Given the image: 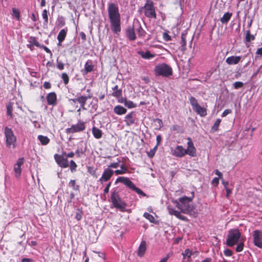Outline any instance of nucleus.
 Wrapping results in <instances>:
<instances>
[{
    "label": "nucleus",
    "instance_id": "obj_1",
    "mask_svg": "<svg viewBox=\"0 0 262 262\" xmlns=\"http://www.w3.org/2000/svg\"><path fill=\"white\" fill-rule=\"evenodd\" d=\"M108 17L112 31L114 33L121 31V17L117 5L114 3L110 4L108 7Z\"/></svg>",
    "mask_w": 262,
    "mask_h": 262
},
{
    "label": "nucleus",
    "instance_id": "obj_2",
    "mask_svg": "<svg viewBox=\"0 0 262 262\" xmlns=\"http://www.w3.org/2000/svg\"><path fill=\"white\" fill-rule=\"evenodd\" d=\"M111 201L113 206L121 212H125L127 204L120 198L119 192L117 190L111 191Z\"/></svg>",
    "mask_w": 262,
    "mask_h": 262
},
{
    "label": "nucleus",
    "instance_id": "obj_3",
    "mask_svg": "<svg viewBox=\"0 0 262 262\" xmlns=\"http://www.w3.org/2000/svg\"><path fill=\"white\" fill-rule=\"evenodd\" d=\"M192 199L188 196H184L179 199V201H174L176 207L181 210V212L185 214H189L192 210L189 203Z\"/></svg>",
    "mask_w": 262,
    "mask_h": 262
},
{
    "label": "nucleus",
    "instance_id": "obj_4",
    "mask_svg": "<svg viewBox=\"0 0 262 262\" xmlns=\"http://www.w3.org/2000/svg\"><path fill=\"white\" fill-rule=\"evenodd\" d=\"M241 236V233L238 229H230L227 235V245L230 247H233L238 243Z\"/></svg>",
    "mask_w": 262,
    "mask_h": 262
},
{
    "label": "nucleus",
    "instance_id": "obj_5",
    "mask_svg": "<svg viewBox=\"0 0 262 262\" xmlns=\"http://www.w3.org/2000/svg\"><path fill=\"white\" fill-rule=\"evenodd\" d=\"M154 71L157 76L168 77L172 75V69L171 67L165 63L156 66Z\"/></svg>",
    "mask_w": 262,
    "mask_h": 262
},
{
    "label": "nucleus",
    "instance_id": "obj_6",
    "mask_svg": "<svg viewBox=\"0 0 262 262\" xmlns=\"http://www.w3.org/2000/svg\"><path fill=\"white\" fill-rule=\"evenodd\" d=\"M118 182H121L124 184L128 188H130L133 190L135 191L138 194L141 195L143 196L146 195V194L140 188L137 187L135 184L132 182L128 178L124 177H118L116 181V183Z\"/></svg>",
    "mask_w": 262,
    "mask_h": 262
},
{
    "label": "nucleus",
    "instance_id": "obj_7",
    "mask_svg": "<svg viewBox=\"0 0 262 262\" xmlns=\"http://www.w3.org/2000/svg\"><path fill=\"white\" fill-rule=\"evenodd\" d=\"M145 15L148 18H156V13L154 2L151 1H147L143 7Z\"/></svg>",
    "mask_w": 262,
    "mask_h": 262
},
{
    "label": "nucleus",
    "instance_id": "obj_8",
    "mask_svg": "<svg viewBox=\"0 0 262 262\" xmlns=\"http://www.w3.org/2000/svg\"><path fill=\"white\" fill-rule=\"evenodd\" d=\"M5 135L6 138V145L9 148L15 147L16 138L11 128L6 127L5 128Z\"/></svg>",
    "mask_w": 262,
    "mask_h": 262
},
{
    "label": "nucleus",
    "instance_id": "obj_9",
    "mask_svg": "<svg viewBox=\"0 0 262 262\" xmlns=\"http://www.w3.org/2000/svg\"><path fill=\"white\" fill-rule=\"evenodd\" d=\"M85 129L84 122L79 120L76 124H73L71 127L67 128L66 129V133L68 134H74L77 132L83 131Z\"/></svg>",
    "mask_w": 262,
    "mask_h": 262
},
{
    "label": "nucleus",
    "instance_id": "obj_10",
    "mask_svg": "<svg viewBox=\"0 0 262 262\" xmlns=\"http://www.w3.org/2000/svg\"><path fill=\"white\" fill-rule=\"evenodd\" d=\"M188 140L187 148L185 149V155H188L190 157H195L196 156V149L194 147L192 139L190 137L187 138Z\"/></svg>",
    "mask_w": 262,
    "mask_h": 262
},
{
    "label": "nucleus",
    "instance_id": "obj_11",
    "mask_svg": "<svg viewBox=\"0 0 262 262\" xmlns=\"http://www.w3.org/2000/svg\"><path fill=\"white\" fill-rule=\"evenodd\" d=\"M253 242L254 245L262 249V230H255L253 232Z\"/></svg>",
    "mask_w": 262,
    "mask_h": 262
},
{
    "label": "nucleus",
    "instance_id": "obj_12",
    "mask_svg": "<svg viewBox=\"0 0 262 262\" xmlns=\"http://www.w3.org/2000/svg\"><path fill=\"white\" fill-rule=\"evenodd\" d=\"M54 159L58 165L61 168H67L69 167L68 160L67 158H64L63 155L55 154L54 156Z\"/></svg>",
    "mask_w": 262,
    "mask_h": 262
},
{
    "label": "nucleus",
    "instance_id": "obj_13",
    "mask_svg": "<svg viewBox=\"0 0 262 262\" xmlns=\"http://www.w3.org/2000/svg\"><path fill=\"white\" fill-rule=\"evenodd\" d=\"M114 174V171L110 168H106L104 170L101 177L98 180L101 184L110 180Z\"/></svg>",
    "mask_w": 262,
    "mask_h": 262
},
{
    "label": "nucleus",
    "instance_id": "obj_14",
    "mask_svg": "<svg viewBox=\"0 0 262 262\" xmlns=\"http://www.w3.org/2000/svg\"><path fill=\"white\" fill-rule=\"evenodd\" d=\"M171 153L173 156L178 158H182L186 155L185 149L182 145H177L171 150Z\"/></svg>",
    "mask_w": 262,
    "mask_h": 262
},
{
    "label": "nucleus",
    "instance_id": "obj_15",
    "mask_svg": "<svg viewBox=\"0 0 262 262\" xmlns=\"http://www.w3.org/2000/svg\"><path fill=\"white\" fill-rule=\"evenodd\" d=\"M94 70V65L93 61L91 60H88L84 64V69L81 70V73L83 76H85Z\"/></svg>",
    "mask_w": 262,
    "mask_h": 262
},
{
    "label": "nucleus",
    "instance_id": "obj_16",
    "mask_svg": "<svg viewBox=\"0 0 262 262\" xmlns=\"http://www.w3.org/2000/svg\"><path fill=\"white\" fill-rule=\"evenodd\" d=\"M92 98V94H88L87 96H81L77 98L73 99L74 102H78L80 104V106L84 108V105L88 99Z\"/></svg>",
    "mask_w": 262,
    "mask_h": 262
},
{
    "label": "nucleus",
    "instance_id": "obj_17",
    "mask_svg": "<svg viewBox=\"0 0 262 262\" xmlns=\"http://www.w3.org/2000/svg\"><path fill=\"white\" fill-rule=\"evenodd\" d=\"M19 107L17 106V104L14 102H9L7 105V115H12L13 112L15 114L17 113L15 111V110H18Z\"/></svg>",
    "mask_w": 262,
    "mask_h": 262
},
{
    "label": "nucleus",
    "instance_id": "obj_18",
    "mask_svg": "<svg viewBox=\"0 0 262 262\" xmlns=\"http://www.w3.org/2000/svg\"><path fill=\"white\" fill-rule=\"evenodd\" d=\"M24 163V158H19L14 165L15 175L16 178L19 177L21 172V166Z\"/></svg>",
    "mask_w": 262,
    "mask_h": 262
},
{
    "label": "nucleus",
    "instance_id": "obj_19",
    "mask_svg": "<svg viewBox=\"0 0 262 262\" xmlns=\"http://www.w3.org/2000/svg\"><path fill=\"white\" fill-rule=\"evenodd\" d=\"M47 101L48 105H56L57 103V95L55 92H51L47 96Z\"/></svg>",
    "mask_w": 262,
    "mask_h": 262
},
{
    "label": "nucleus",
    "instance_id": "obj_20",
    "mask_svg": "<svg viewBox=\"0 0 262 262\" xmlns=\"http://www.w3.org/2000/svg\"><path fill=\"white\" fill-rule=\"evenodd\" d=\"M168 209L169 213L170 215H173L176 217L178 218L179 219H180L182 221H183L187 222L188 221V219L186 216L182 215L181 214V212H179V211L176 210L174 209L171 208H168Z\"/></svg>",
    "mask_w": 262,
    "mask_h": 262
},
{
    "label": "nucleus",
    "instance_id": "obj_21",
    "mask_svg": "<svg viewBox=\"0 0 262 262\" xmlns=\"http://www.w3.org/2000/svg\"><path fill=\"white\" fill-rule=\"evenodd\" d=\"M241 59V57L239 56H231L226 58V62L229 65L236 64Z\"/></svg>",
    "mask_w": 262,
    "mask_h": 262
},
{
    "label": "nucleus",
    "instance_id": "obj_22",
    "mask_svg": "<svg viewBox=\"0 0 262 262\" xmlns=\"http://www.w3.org/2000/svg\"><path fill=\"white\" fill-rule=\"evenodd\" d=\"M146 250V243L145 241H142L138 249V256L142 257L145 253Z\"/></svg>",
    "mask_w": 262,
    "mask_h": 262
},
{
    "label": "nucleus",
    "instance_id": "obj_23",
    "mask_svg": "<svg viewBox=\"0 0 262 262\" xmlns=\"http://www.w3.org/2000/svg\"><path fill=\"white\" fill-rule=\"evenodd\" d=\"M113 92L112 95L117 98H120L122 96V91L121 89H119L118 85H116L112 88Z\"/></svg>",
    "mask_w": 262,
    "mask_h": 262
},
{
    "label": "nucleus",
    "instance_id": "obj_24",
    "mask_svg": "<svg viewBox=\"0 0 262 262\" xmlns=\"http://www.w3.org/2000/svg\"><path fill=\"white\" fill-rule=\"evenodd\" d=\"M67 33V29H63L60 31L57 35V39L59 42L58 45H60L65 39Z\"/></svg>",
    "mask_w": 262,
    "mask_h": 262
},
{
    "label": "nucleus",
    "instance_id": "obj_25",
    "mask_svg": "<svg viewBox=\"0 0 262 262\" xmlns=\"http://www.w3.org/2000/svg\"><path fill=\"white\" fill-rule=\"evenodd\" d=\"M186 33H182L181 36V50L184 52L186 50Z\"/></svg>",
    "mask_w": 262,
    "mask_h": 262
},
{
    "label": "nucleus",
    "instance_id": "obj_26",
    "mask_svg": "<svg viewBox=\"0 0 262 262\" xmlns=\"http://www.w3.org/2000/svg\"><path fill=\"white\" fill-rule=\"evenodd\" d=\"M126 35L130 40H135L136 39V36L134 28H128L126 30Z\"/></svg>",
    "mask_w": 262,
    "mask_h": 262
},
{
    "label": "nucleus",
    "instance_id": "obj_27",
    "mask_svg": "<svg viewBox=\"0 0 262 262\" xmlns=\"http://www.w3.org/2000/svg\"><path fill=\"white\" fill-rule=\"evenodd\" d=\"M138 54L143 58L146 59H149L155 57V55L151 54L149 51H146V52L139 51L138 52Z\"/></svg>",
    "mask_w": 262,
    "mask_h": 262
},
{
    "label": "nucleus",
    "instance_id": "obj_28",
    "mask_svg": "<svg viewBox=\"0 0 262 262\" xmlns=\"http://www.w3.org/2000/svg\"><path fill=\"white\" fill-rule=\"evenodd\" d=\"M92 133L94 137L97 139H100L102 136V131L95 126L92 128Z\"/></svg>",
    "mask_w": 262,
    "mask_h": 262
},
{
    "label": "nucleus",
    "instance_id": "obj_29",
    "mask_svg": "<svg viewBox=\"0 0 262 262\" xmlns=\"http://www.w3.org/2000/svg\"><path fill=\"white\" fill-rule=\"evenodd\" d=\"M232 13L229 12L225 13L222 17L221 18L220 21L223 24H227L230 19Z\"/></svg>",
    "mask_w": 262,
    "mask_h": 262
},
{
    "label": "nucleus",
    "instance_id": "obj_30",
    "mask_svg": "<svg viewBox=\"0 0 262 262\" xmlns=\"http://www.w3.org/2000/svg\"><path fill=\"white\" fill-rule=\"evenodd\" d=\"M114 112L117 115H123L126 113V109L122 106L117 105L114 107Z\"/></svg>",
    "mask_w": 262,
    "mask_h": 262
},
{
    "label": "nucleus",
    "instance_id": "obj_31",
    "mask_svg": "<svg viewBox=\"0 0 262 262\" xmlns=\"http://www.w3.org/2000/svg\"><path fill=\"white\" fill-rule=\"evenodd\" d=\"M199 115H206V109L199 104L192 108Z\"/></svg>",
    "mask_w": 262,
    "mask_h": 262
},
{
    "label": "nucleus",
    "instance_id": "obj_32",
    "mask_svg": "<svg viewBox=\"0 0 262 262\" xmlns=\"http://www.w3.org/2000/svg\"><path fill=\"white\" fill-rule=\"evenodd\" d=\"M37 138L41 144L42 145H47L50 141V139L48 137L43 135H38Z\"/></svg>",
    "mask_w": 262,
    "mask_h": 262
},
{
    "label": "nucleus",
    "instance_id": "obj_33",
    "mask_svg": "<svg viewBox=\"0 0 262 262\" xmlns=\"http://www.w3.org/2000/svg\"><path fill=\"white\" fill-rule=\"evenodd\" d=\"M255 39L254 35L251 34L250 30L248 29L246 32L245 40L247 42H250Z\"/></svg>",
    "mask_w": 262,
    "mask_h": 262
},
{
    "label": "nucleus",
    "instance_id": "obj_34",
    "mask_svg": "<svg viewBox=\"0 0 262 262\" xmlns=\"http://www.w3.org/2000/svg\"><path fill=\"white\" fill-rule=\"evenodd\" d=\"M96 95L97 96V97L96 98V101H98V100H103L105 97L106 93L104 91L98 90V91L96 93Z\"/></svg>",
    "mask_w": 262,
    "mask_h": 262
},
{
    "label": "nucleus",
    "instance_id": "obj_35",
    "mask_svg": "<svg viewBox=\"0 0 262 262\" xmlns=\"http://www.w3.org/2000/svg\"><path fill=\"white\" fill-rule=\"evenodd\" d=\"M29 42L30 43V45H28L29 48H31L32 46H35L39 48L40 46V45L39 43V42L37 41L36 38L35 37H30L29 39Z\"/></svg>",
    "mask_w": 262,
    "mask_h": 262
},
{
    "label": "nucleus",
    "instance_id": "obj_36",
    "mask_svg": "<svg viewBox=\"0 0 262 262\" xmlns=\"http://www.w3.org/2000/svg\"><path fill=\"white\" fill-rule=\"evenodd\" d=\"M124 121H125L126 125L129 126L134 124L135 120L133 118V116H126Z\"/></svg>",
    "mask_w": 262,
    "mask_h": 262
},
{
    "label": "nucleus",
    "instance_id": "obj_37",
    "mask_svg": "<svg viewBox=\"0 0 262 262\" xmlns=\"http://www.w3.org/2000/svg\"><path fill=\"white\" fill-rule=\"evenodd\" d=\"M154 123L156 129H160L163 126V122L160 119H154Z\"/></svg>",
    "mask_w": 262,
    "mask_h": 262
},
{
    "label": "nucleus",
    "instance_id": "obj_38",
    "mask_svg": "<svg viewBox=\"0 0 262 262\" xmlns=\"http://www.w3.org/2000/svg\"><path fill=\"white\" fill-rule=\"evenodd\" d=\"M136 31L139 37H143L145 36L146 32L140 25H138V28L136 29Z\"/></svg>",
    "mask_w": 262,
    "mask_h": 262
},
{
    "label": "nucleus",
    "instance_id": "obj_39",
    "mask_svg": "<svg viewBox=\"0 0 262 262\" xmlns=\"http://www.w3.org/2000/svg\"><path fill=\"white\" fill-rule=\"evenodd\" d=\"M143 216L151 223H155L156 222L154 216L148 212H145Z\"/></svg>",
    "mask_w": 262,
    "mask_h": 262
},
{
    "label": "nucleus",
    "instance_id": "obj_40",
    "mask_svg": "<svg viewBox=\"0 0 262 262\" xmlns=\"http://www.w3.org/2000/svg\"><path fill=\"white\" fill-rule=\"evenodd\" d=\"M69 186L71 187L74 190L77 191L79 189V186L76 184L75 180H71L69 183Z\"/></svg>",
    "mask_w": 262,
    "mask_h": 262
},
{
    "label": "nucleus",
    "instance_id": "obj_41",
    "mask_svg": "<svg viewBox=\"0 0 262 262\" xmlns=\"http://www.w3.org/2000/svg\"><path fill=\"white\" fill-rule=\"evenodd\" d=\"M70 169L72 172H74L76 171V168L77 167V165L75 163V162L73 160H71L70 162Z\"/></svg>",
    "mask_w": 262,
    "mask_h": 262
},
{
    "label": "nucleus",
    "instance_id": "obj_42",
    "mask_svg": "<svg viewBox=\"0 0 262 262\" xmlns=\"http://www.w3.org/2000/svg\"><path fill=\"white\" fill-rule=\"evenodd\" d=\"M189 100L192 108L199 105L197 100L194 97H190Z\"/></svg>",
    "mask_w": 262,
    "mask_h": 262
},
{
    "label": "nucleus",
    "instance_id": "obj_43",
    "mask_svg": "<svg viewBox=\"0 0 262 262\" xmlns=\"http://www.w3.org/2000/svg\"><path fill=\"white\" fill-rule=\"evenodd\" d=\"M221 122V120L220 119H217L216 120L214 125L212 126V127L211 128V130L213 132H216L219 129V126Z\"/></svg>",
    "mask_w": 262,
    "mask_h": 262
},
{
    "label": "nucleus",
    "instance_id": "obj_44",
    "mask_svg": "<svg viewBox=\"0 0 262 262\" xmlns=\"http://www.w3.org/2000/svg\"><path fill=\"white\" fill-rule=\"evenodd\" d=\"M12 12L13 15L17 19V20H19L20 19V11L18 9L16 8H12Z\"/></svg>",
    "mask_w": 262,
    "mask_h": 262
},
{
    "label": "nucleus",
    "instance_id": "obj_45",
    "mask_svg": "<svg viewBox=\"0 0 262 262\" xmlns=\"http://www.w3.org/2000/svg\"><path fill=\"white\" fill-rule=\"evenodd\" d=\"M61 78L64 84H67L69 82V77L66 73H62L61 74Z\"/></svg>",
    "mask_w": 262,
    "mask_h": 262
},
{
    "label": "nucleus",
    "instance_id": "obj_46",
    "mask_svg": "<svg viewBox=\"0 0 262 262\" xmlns=\"http://www.w3.org/2000/svg\"><path fill=\"white\" fill-rule=\"evenodd\" d=\"M158 147V146H157L156 145L152 149H151L150 151L147 152V155L149 158H151L154 157V156L155 155L156 151L157 150Z\"/></svg>",
    "mask_w": 262,
    "mask_h": 262
},
{
    "label": "nucleus",
    "instance_id": "obj_47",
    "mask_svg": "<svg viewBox=\"0 0 262 262\" xmlns=\"http://www.w3.org/2000/svg\"><path fill=\"white\" fill-rule=\"evenodd\" d=\"M88 172H89L90 174L93 176V177H97L96 176V170L92 166H88L87 167Z\"/></svg>",
    "mask_w": 262,
    "mask_h": 262
},
{
    "label": "nucleus",
    "instance_id": "obj_48",
    "mask_svg": "<svg viewBox=\"0 0 262 262\" xmlns=\"http://www.w3.org/2000/svg\"><path fill=\"white\" fill-rule=\"evenodd\" d=\"M192 254V251L190 250L189 249H186L185 250L184 252L183 253V258L185 259L186 257L189 258L191 257Z\"/></svg>",
    "mask_w": 262,
    "mask_h": 262
},
{
    "label": "nucleus",
    "instance_id": "obj_49",
    "mask_svg": "<svg viewBox=\"0 0 262 262\" xmlns=\"http://www.w3.org/2000/svg\"><path fill=\"white\" fill-rule=\"evenodd\" d=\"M120 160L119 159H117V162H114V163H112L111 164H110L108 166V168H117V167H119V163H120Z\"/></svg>",
    "mask_w": 262,
    "mask_h": 262
},
{
    "label": "nucleus",
    "instance_id": "obj_50",
    "mask_svg": "<svg viewBox=\"0 0 262 262\" xmlns=\"http://www.w3.org/2000/svg\"><path fill=\"white\" fill-rule=\"evenodd\" d=\"M42 18L44 19L45 23L47 24L48 22V11L44 9L42 13Z\"/></svg>",
    "mask_w": 262,
    "mask_h": 262
},
{
    "label": "nucleus",
    "instance_id": "obj_51",
    "mask_svg": "<svg viewBox=\"0 0 262 262\" xmlns=\"http://www.w3.org/2000/svg\"><path fill=\"white\" fill-rule=\"evenodd\" d=\"M233 85L235 89H238L243 86L244 83L241 81H236L235 82Z\"/></svg>",
    "mask_w": 262,
    "mask_h": 262
},
{
    "label": "nucleus",
    "instance_id": "obj_52",
    "mask_svg": "<svg viewBox=\"0 0 262 262\" xmlns=\"http://www.w3.org/2000/svg\"><path fill=\"white\" fill-rule=\"evenodd\" d=\"M57 62V68L60 70H62L64 69V64L63 62H62L61 61H59L58 59L56 60Z\"/></svg>",
    "mask_w": 262,
    "mask_h": 262
},
{
    "label": "nucleus",
    "instance_id": "obj_53",
    "mask_svg": "<svg viewBox=\"0 0 262 262\" xmlns=\"http://www.w3.org/2000/svg\"><path fill=\"white\" fill-rule=\"evenodd\" d=\"M244 246V244L243 242L240 243L238 245H237L236 247V251L237 252H241L243 250Z\"/></svg>",
    "mask_w": 262,
    "mask_h": 262
},
{
    "label": "nucleus",
    "instance_id": "obj_54",
    "mask_svg": "<svg viewBox=\"0 0 262 262\" xmlns=\"http://www.w3.org/2000/svg\"><path fill=\"white\" fill-rule=\"evenodd\" d=\"M125 104L128 108H133L136 106V105L131 101H126Z\"/></svg>",
    "mask_w": 262,
    "mask_h": 262
},
{
    "label": "nucleus",
    "instance_id": "obj_55",
    "mask_svg": "<svg viewBox=\"0 0 262 262\" xmlns=\"http://www.w3.org/2000/svg\"><path fill=\"white\" fill-rule=\"evenodd\" d=\"M163 37L164 39L167 41H170L171 40V36L167 33H166V32H164L163 33Z\"/></svg>",
    "mask_w": 262,
    "mask_h": 262
},
{
    "label": "nucleus",
    "instance_id": "obj_56",
    "mask_svg": "<svg viewBox=\"0 0 262 262\" xmlns=\"http://www.w3.org/2000/svg\"><path fill=\"white\" fill-rule=\"evenodd\" d=\"M82 211L78 210V211L76 212L75 218L77 221H80L82 219Z\"/></svg>",
    "mask_w": 262,
    "mask_h": 262
},
{
    "label": "nucleus",
    "instance_id": "obj_57",
    "mask_svg": "<svg viewBox=\"0 0 262 262\" xmlns=\"http://www.w3.org/2000/svg\"><path fill=\"white\" fill-rule=\"evenodd\" d=\"M224 254L226 256H231L233 254V252L231 250L227 249H225L224 251Z\"/></svg>",
    "mask_w": 262,
    "mask_h": 262
},
{
    "label": "nucleus",
    "instance_id": "obj_58",
    "mask_svg": "<svg viewBox=\"0 0 262 262\" xmlns=\"http://www.w3.org/2000/svg\"><path fill=\"white\" fill-rule=\"evenodd\" d=\"M39 48L43 49L47 53H49L50 54V56L52 55V53L51 51V50L46 46L44 45H40L39 47Z\"/></svg>",
    "mask_w": 262,
    "mask_h": 262
},
{
    "label": "nucleus",
    "instance_id": "obj_59",
    "mask_svg": "<svg viewBox=\"0 0 262 262\" xmlns=\"http://www.w3.org/2000/svg\"><path fill=\"white\" fill-rule=\"evenodd\" d=\"M219 178H217L216 177L213 178V179L212 181V184L216 187L219 184Z\"/></svg>",
    "mask_w": 262,
    "mask_h": 262
},
{
    "label": "nucleus",
    "instance_id": "obj_60",
    "mask_svg": "<svg viewBox=\"0 0 262 262\" xmlns=\"http://www.w3.org/2000/svg\"><path fill=\"white\" fill-rule=\"evenodd\" d=\"M111 186V183L109 182L106 186L105 188L103 190V193L104 194H107L109 192L110 188Z\"/></svg>",
    "mask_w": 262,
    "mask_h": 262
},
{
    "label": "nucleus",
    "instance_id": "obj_61",
    "mask_svg": "<svg viewBox=\"0 0 262 262\" xmlns=\"http://www.w3.org/2000/svg\"><path fill=\"white\" fill-rule=\"evenodd\" d=\"M214 173L216 175L218 176L217 178L221 179L222 180L223 179V174L218 170L216 169L214 170Z\"/></svg>",
    "mask_w": 262,
    "mask_h": 262
},
{
    "label": "nucleus",
    "instance_id": "obj_62",
    "mask_svg": "<svg viewBox=\"0 0 262 262\" xmlns=\"http://www.w3.org/2000/svg\"><path fill=\"white\" fill-rule=\"evenodd\" d=\"M63 155H64L67 158H73L74 157V155H75V154L74 152L73 151H71L70 152H69L68 154H66V152H62Z\"/></svg>",
    "mask_w": 262,
    "mask_h": 262
},
{
    "label": "nucleus",
    "instance_id": "obj_63",
    "mask_svg": "<svg viewBox=\"0 0 262 262\" xmlns=\"http://www.w3.org/2000/svg\"><path fill=\"white\" fill-rule=\"evenodd\" d=\"M161 140H162L161 136L160 135H158L156 137V141H157L156 146H158L160 145V144L161 142Z\"/></svg>",
    "mask_w": 262,
    "mask_h": 262
},
{
    "label": "nucleus",
    "instance_id": "obj_64",
    "mask_svg": "<svg viewBox=\"0 0 262 262\" xmlns=\"http://www.w3.org/2000/svg\"><path fill=\"white\" fill-rule=\"evenodd\" d=\"M256 57H261L262 56V47L258 48L256 52Z\"/></svg>",
    "mask_w": 262,
    "mask_h": 262
}]
</instances>
